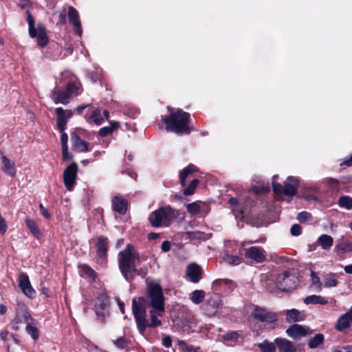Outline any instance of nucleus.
I'll return each mask as SVG.
<instances>
[{"label":"nucleus","instance_id":"obj_52","mask_svg":"<svg viewBox=\"0 0 352 352\" xmlns=\"http://www.w3.org/2000/svg\"><path fill=\"white\" fill-rule=\"evenodd\" d=\"M39 209H40V212L41 214L44 217H45L46 219H50V214L47 210V208H45L43 204H40L39 205Z\"/></svg>","mask_w":352,"mask_h":352},{"label":"nucleus","instance_id":"obj_23","mask_svg":"<svg viewBox=\"0 0 352 352\" xmlns=\"http://www.w3.org/2000/svg\"><path fill=\"white\" fill-rule=\"evenodd\" d=\"M1 170L2 171L10 176L14 177L16 175V168L14 162L8 159L6 156H5L2 152H1Z\"/></svg>","mask_w":352,"mask_h":352},{"label":"nucleus","instance_id":"obj_63","mask_svg":"<svg viewBox=\"0 0 352 352\" xmlns=\"http://www.w3.org/2000/svg\"><path fill=\"white\" fill-rule=\"evenodd\" d=\"M125 173H127L128 175H129L131 178H133V179H135L138 176L135 172L131 171V170H127Z\"/></svg>","mask_w":352,"mask_h":352},{"label":"nucleus","instance_id":"obj_47","mask_svg":"<svg viewBox=\"0 0 352 352\" xmlns=\"http://www.w3.org/2000/svg\"><path fill=\"white\" fill-rule=\"evenodd\" d=\"M113 344L119 349H124L128 346V341L124 337H120L113 341Z\"/></svg>","mask_w":352,"mask_h":352},{"label":"nucleus","instance_id":"obj_6","mask_svg":"<svg viewBox=\"0 0 352 352\" xmlns=\"http://www.w3.org/2000/svg\"><path fill=\"white\" fill-rule=\"evenodd\" d=\"M27 21L28 23V32L31 38H36L38 46L41 47H45L48 42V36L47 35L46 28L43 24H38L35 28L34 19L29 10L26 11Z\"/></svg>","mask_w":352,"mask_h":352},{"label":"nucleus","instance_id":"obj_29","mask_svg":"<svg viewBox=\"0 0 352 352\" xmlns=\"http://www.w3.org/2000/svg\"><path fill=\"white\" fill-rule=\"evenodd\" d=\"M241 337L238 331H230L223 334L221 337L222 340L227 344L232 345L236 344Z\"/></svg>","mask_w":352,"mask_h":352},{"label":"nucleus","instance_id":"obj_4","mask_svg":"<svg viewBox=\"0 0 352 352\" xmlns=\"http://www.w3.org/2000/svg\"><path fill=\"white\" fill-rule=\"evenodd\" d=\"M147 307L155 309L160 311H165V298L162 287L159 283L150 282L146 285V297Z\"/></svg>","mask_w":352,"mask_h":352},{"label":"nucleus","instance_id":"obj_21","mask_svg":"<svg viewBox=\"0 0 352 352\" xmlns=\"http://www.w3.org/2000/svg\"><path fill=\"white\" fill-rule=\"evenodd\" d=\"M113 210L120 214H125L127 212L128 201L126 199L116 195L111 200Z\"/></svg>","mask_w":352,"mask_h":352},{"label":"nucleus","instance_id":"obj_55","mask_svg":"<svg viewBox=\"0 0 352 352\" xmlns=\"http://www.w3.org/2000/svg\"><path fill=\"white\" fill-rule=\"evenodd\" d=\"M90 106H91L90 104L78 105L76 107V111L78 114H81L85 109H87V107H89Z\"/></svg>","mask_w":352,"mask_h":352},{"label":"nucleus","instance_id":"obj_36","mask_svg":"<svg viewBox=\"0 0 352 352\" xmlns=\"http://www.w3.org/2000/svg\"><path fill=\"white\" fill-rule=\"evenodd\" d=\"M196 167L192 164H189L187 167L184 168L179 174V182L182 186H185L186 185V178L188 176V175L192 173L196 170Z\"/></svg>","mask_w":352,"mask_h":352},{"label":"nucleus","instance_id":"obj_31","mask_svg":"<svg viewBox=\"0 0 352 352\" xmlns=\"http://www.w3.org/2000/svg\"><path fill=\"white\" fill-rule=\"evenodd\" d=\"M109 123V126H103L99 130V136H107L120 127V123L117 121H110Z\"/></svg>","mask_w":352,"mask_h":352},{"label":"nucleus","instance_id":"obj_26","mask_svg":"<svg viewBox=\"0 0 352 352\" xmlns=\"http://www.w3.org/2000/svg\"><path fill=\"white\" fill-rule=\"evenodd\" d=\"M85 118L89 124H94L96 126H100L104 122V118L100 108H97L93 111L90 116L86 115Z\"/></svg>","mask_w":352,"mask_h":352},{"label":"nucleus","instance_id":"obj_13","mask_svg":"<svg viewBox=\"0 0 352 352\" xmlns=\"http://www.w3.org/2000/svg\"><path fill=\"white\" fill-rule=\"evenodd\" d=\"M56 115V124L60 132H63L67 128V120L74 115V111L70 109L65 110L62 107L55 109Z\"/></svg>","mask_w":352,"mask_h":352},{"label":"nucleus","instance_id":"obj_11","mask_svg":"<svg viewBox=\"0 0 352 352\" xmlns=\"http://www.w3.org/2000/svg\"><path fill=\"white\" fill-rule=\"evenodd\" d=\"M245 256L256 263H261L266 261L267 252L261 246H252L245 249Z\"/></svg>","mask_w":352,"mask_h":352},{"label":"nucleus","instance_id":"obj_57","mask_svg":"<svg viewBox=\"0 0 352 352\" xmlns=\"http://www.w3.org/2000/svg\"><path fill=\"white\" fill-rule=\"evenodd\" d=\"M327 181H328V184L333 187L337 186L338 184V181L336 179L329 178L327 179Z\"/></svg>","mask_w":352,"mask_h":352},{"label":"nucleus","instance_id":"obj_28","mask_svg":"<svg viewBox=\"0 0 352 352\" xmlns=\"http://www.w3.org/2000/svg\"><path fill=\"white\" fill-rule=\"evenodd\" d=\"M108 247V239L104 236H100L98 239L96 244L97 253L100 258H104L107 256Z\"/></svg>","mask_w":352,"mask_h":352},{"label":"nucleus","instance_id":"obj_1","mask_svg":"<svg viewBox=\"0 0 352 352\" xmlns=\"http://www.w3.org/2000/svg\"><path fill=\"white\" fill-rule=\"evenodd\" d=\"M147 301L144 296L134 297L132 299V313L136 323L137 329L141 334H144L146 328H155L162 324L158 317L161 316L164 311H160L152 308L149 311L151 322L146 319Z\"/></svg>","mask_w":352,"mask_h":352},{"label":"nucleus","instance_id":"obj_35","mask_svg":"<svg viewBox=\"0 0 352 352\" xmlns=\"http://www.w3.org/2000/svg\"><path fill=\"white\" fill-rule=\"evenodd\" d=\"M25 224L30 232L38 239L41 236V233L36 222L29 218L25 219Z\"/></svg>","mask_w":352,"mask_h":352},{"label":"nucleus","instance_id":"obj_48","mask_svg":"<svg viewBox=\"0 0 352 352\" xmlns=\"http://www.w3.org/2000/svg\"><path fill=\"white\" fill-rule=\"evenodd\" d=\"M188 211L192 214H197L200 212V206L195 202L187 205Z\"/></svg>","mask_w":352,"mask_h":352},{"label":"nucleus","instance_id":"obj_14","mask_svg":"<svg viewBox=\"0 0 352 352\" xmlns=\"http://www.w3.org/2000/svg\"><path fill=\"white\" fill-rule=\"evenodd\" d=\"M109 305L108 297L104 294H100L96 299V302L94 304L95 311L97 316V318L101 322L103 321L104 315L102 313Z\"/></svg>","mask_w":352,"mask_h":352},{"label":"nucleus","instance_id":"obj_12","mask_svg":"<svg viewBox=\"0 0 352 352\" xmlns=\"http://www.w3.org/2000/svg\"><path fill=\"white\" fill-rule=\"evenodd\" d=\"M78 165L73 162L67 166L63 173L64 184L68 190H72L76 184Z\"/></svg>","mask_w":352,"mask_h":352},{"label":"nucleus","instance_id":"obj_10","mask_svg":"<svg viewBox=\"0 0 352 352\" xmlns=\"http://www.w3.org/2000/svg\"><path fill=\"white\" fill-rule=\"evenodd\" d=\"M252 316L254 319L262 322L274 323L278 320V316L276 313L258 305L254 307Z\"/></svg>","mask_w":352,"mask_h":352},{"label":"nucleus","instance_id":"obj_22","mask_svg":"<svg viewBox=\"0 0 352 352\" xmlns=\"http://www.w3.org/2000/svg\"><path fill=\"white\" fill-rule=\"evenodd\" d=\"M73 148L80 153L89 151V143L78 135L73 133L71 136Z\"/></svg>","mask_w":352,"mask_h":352},{"label":"nucleus","instance_id":"obj_30","mask_svg":"<svg viewBox=\"0 0 352 352\" xmlns=\"http://www.w3.org/2000/svg\"><path fill=\"white\" fill-rule=\"evenodd\" d=\"M338 276L335 273L330 272L323 276L322 286L324 287H334L338 284Z\"/></svg>","mask_w":352,"mask_h":352},{"label":"nucleus","instance_id":"obj_9","mask_svg":"<svg viewBox=\"0 0 352 352\" xmlns=\"http://www.w3.org/2000/svg\"><path fill=\"white\" fill-rule=\"evenodd\" d=\"M299 180L297 177L289 176L284 183V186L277 182L273 183V191L276 195L294 196L297 192Z\"/></svg>","mask_w":352,"mask_h":352},{"label":"nucleus","instance_id":"obj_53","mask_svg":"<svg viewBox=\"0 0 352 352\" xmlns=\"http://www.w3.org/2000/svg\"><path fill=\"white\" fill-rule=\"evenodd\" d=\"M60 133H61L60 142L62 144V146H67L68 136H67V133L65 131L60 132Z\"/></svg>","mask_w":352,"mask_h":352},{"label":"nucleus","instance_id":"obj_43","mask_svg":"<svg viewBox=\"0 0 352 352\" xmlns=\"http://www.w3.org/2000/svg\"><path fill=\"white\" fill-rule=\"evenodd\" d=\"M82 272L87 275L88 277L92 279V281H95L97 277L96 272L91 268L89 265L84 264L81 266Z\"/></svg>","mask_w":352,"mask_h":352},{"label":"nucleus","instance_id":"obj_61","mask_svg":"<svg viewBox=\"0 0 352 352\" xmlns=\"http://www.w3.org/2000/svg\"><path fill=\"white\" fill-rule=\"evenodd\" d=\"M118 307H119V309H120L121 313L122 314H124V306H125L124 302L122 301H118Z\"/></svg>","mask_w":352,"mask_h":352},{"label":"nucleus","instance_id":"obj_45","mask_svg":"<svg viewBox=\"0 0 352 352\" xmlns=\"http://www.w3.org/2000/svg\"><path fill=\"white\" fill-rule=\"evenodd\" d=\"M178 345L186 352H199V347L188 345L184 340H178Z\"/></svg>","mask_w":352,"mask_h":352},{"label":"nucleus","instance_id":"obj_40","mask_svg":"<svg viewBox=\"0 0 352 352\" xmlns=\"http://www.w3.org/2000/svg\"><path fill=\"white\" fill-rule=\"evenodd\" d=\"M324 335L322 333H318L315 335L311 340H309L308 343V346L311 349H316L317 348L320 344L323 343L324 342Z\"/></svg>","mask_w":352,"mask_h":352},{"label":"nucleus","instance_id":"obj_39","mask_svg":"<svg viewBox=\"0 0 352 352\" xmlns=\"http://www.w3.org/2000/svg\"><path fill=\"white\" fill-rule=\"evenodd\" d=\"M275 342H270L267 340H264L263 342L258 344V347L261 352H276Z\"/></svg>","mask_w":352,"mask_h":352},{"label":"nucleus","instance_id":"obj_20","mask_svg":"<svg viewBox=\"0 0 352 352\" xmlns=\"http://www.w3.org/2000/svg\"><path fill=\"white\" fill-rule=\"evenodd\" d=\"M186 274L190 282L197 283L201 278V270L200 266L196 263L189 264L187 266Z\"/></svg>","mask_w":352,"mask_h":352},{"label":"nucleus","instance_id":"obj_16","mask_svg":"<svg viewBox=\"0 0 352 352\" xmlns=\"http://www.w3.org/2000/svg\"><path fill=\"white\" fill-rule=\"evenodd\" d=\"M33 318L31 315L25 310L17 312L14 318L11 321V327L14 331L19 329L21 324H28L30 321H32Z\"/></svg>","mask_w":352,"mask_h":352},{"label":"nucleus","instance_id":"obj_33","mask_svg":"<svg viewBox=\"0 0 352 352\" xmlns=\"http://www.w3.org/2000/svg\"><path fill=\"white\" fill-rule=\"evenodd\" d=\"M37 322L33 318L32 321H30L26 325L25 331L32 337L34 340H37L39 338V331L36 327Z\"/></svg>","mask_w":352,"mask_h":352},{"label":"nucleus","instance_id":"obj_54","mask_svg":"<svg viewBox=\"0 0 352 352\" xmlns=\"http://www.w3.org/2000/svg\"><path fill=\"white\" fill-rule=\"evenodd\" d=\"M162 251L163 252H167L170 249V244L168 241H164L162 242V246H161Z\"/></svg>","mask_w":352,"mask_h":352},{"label":"nucleus","instance_id":"obj_56","mask_svg":"<svg viewBox=\"0 0 352 352\" xmlns=\"http://www.w3.org/2000/svg\"><path fill=\"white\" fill-rule=\"evenodd\" d=\"M58 18L60 23L65 24L66 23V14L65 11L60 13Z\"/></svg>","mask_w":352,"mask_h":352},{"label":"nucleus","instance_id":"obj_34","mask_svg":"<svg viewBox=\"0 0 352 352\" xmlns=\"http://www.w3.org/2000/svg\"><path fill=\"white\" fill-rule=\"evenodd\" d=\"M304 302L306 305H327L328 301L321 296L310 295L304 299Z\"/></svg>","mask_w":352,"mask_h":352},{"label":"nucleus","instance_id":"obj_51","mask_svg":"<svg viewBox=\"0 0 352 352\" xmlns=\"http://www.w3.org/2000/svg\"><path fill=\"white\" fill-rule=\"evenodd\" d=\"M162 344L166 348H169L172 344V340L170 336H166L162 338Z\"/></svg>","mask_w":352,"mask_h":352},{"label":"nucleus","instance_id":"obj_50","mask_svg":"<svg viewBox=\"0 0 352 352\" xmlns=\"http://www.w3.org/2000/svg\"><path fill=\"white\" fill-rule=\"evenodd\" d=\"M62 153L64 160H69L73 157V155L68 152V146H62Z\"/></svg>","mask_w":352,"mask_h":352},{"label":"nucleus","instance_id":"obj_17","mask_svg":"<svg viewBox=\"0 0 352 352\" xmlns=\"http://www.w3.org/2000/svg\"><path fill=\"white\" fill-rule=\"evenodd\" d=\"M221 305V300L218 295L213 294L210 297V298L207 300V302L205 305V311L206 314L208 316H214Z\"/></svg>","mask_w":352,"mask_h":352},{"label":"nucleus","instance_id":"obj_7","mask_svg":"<svg viewBox=\"0 0 352 352\" xmlns=\"http://www.w3.org/2000/svg\"><path fill=\"white\" fill-rule=\"evenodd\" d=\"M78 84L74 82H69L67 84L65 89H60L55 87L51 94V98L55 104H67L70 98L79 94Z\"/></svg>","mask_w":352,"mask_h":352},{"label":"nucleus","instance_id":"obj_64","mask_svg":"<svg viewBox=\"0 0 352 352\" xmlns=\"http://www.w3.org/2000/svg\"><path fill=\"white\" fill-rule=\"evenodd\" d=\"M124 244V239H120L117 241L116 242V248H120L122 245Z\"/></svg>","mask_w":352,"mask_h":352},{"label":"nucleus","instance_id":"obj_15","mask_svg":"<svg viewBox=\"0 0 352 352\" xmlns=\"http://www.w3.org/2000/svg\"><path fill=\"white\" fill-rule=\"evenodd\" d=\"M19 286L23 293L29 298H33L35 291L31 286L29 277L25 273H21L19 276Z\"/></svg>","mask_w":352,"mask_h":352},{"label":"nucleus","instance_id":"obj_24","mask_svg":"<svg viewBox=\"0 0 352 352\" xmlns=\"http://www.w3.org/2000/svg\"><path fill=\"white\" fill-rule=\"evenodd\" d=\"M308 331L309 328L296 324L290 326L286 333L291 338H298L306 336Z\"/></svg>","mask_w":352,"mask_h":352},{"label":"nucleus","instance_id":"obj_2","mask_svg":"<svg viewBox=\"0 0 352 352\" xmlns=\"http://www.w3.org/2000/svg\"><path fill=\"white\" fill-rule=\"evenodd\" d=\"M119 269L127 281H131L137 272L135 261L140 260V254L135 248L129 243L118 255Z\"/></svg>","mask_w":352,"mask_h":352},{"label":"nucleus","instance_id":"obj_19","mask_svg":"<svg viewBox=\"0 0 352 352\" xmlns=\"http://www.w3.org/2000/svg\"><path fill=\"white\" fill-rule=\"evenodd\" d=\"M352 324V307L350 309L342 314L337 320L336 328L339 331H344Z\"/></svg>","mask_w":352,"mask_h":352},{"label":"nucleus","instance_id":"obj_41","mask_svg":"<svg viewBox=\"0 0 352 352\" xmlns=\"http://www.w3.org/2000/svg\"><path fill=\"white\" fill-rule=\"evenodd\" d=\"M311 287L318 292L322 289V283H321L319 276L313 271L311 272Z\"/></svg>","mask_w":352,"mask_h":352},{"label":"nucleus","instance_id":"obj_42","mask_svg":"<svg viewBox=\"0 0 352 352\" xmlns=\"http://www.w3.org/2000/svg\"><path fill=\"white\" fill-rule=\"evenodd\" d=\"M223 261L231 265H238L242 262V258L232 254H226Z\"/></svg>","mask_w":352,"mask_h":352},{"label":"nucleus","instance_id":"obj_32","mask_svg":"<svg viewBox=\"0 0 352 352\" xmlns=\"http://www.w3.org/2000/svg\"><path fill=\"white\" fill-rule=\"evenodd\" d=\"M317 243L323 250H328L332 247L333 239L330 235L324 234L318 237Z\"/></svg>","mask_w":352,"mask_h":352},{"label":"nucleus","instance_id":"obj_37","mask_svg":"<svg viewBox=\"0 0 352 352\" xmlns=\"http://www.w3.org/2000/svg\"><path fill=\"white\" fill-rule=\"evenodd\" d=\"M205 298V292L204 290L196 289L190 294V299L195 305L202 302Z\"/></svg>","mask_w":352,"mask_h":352},{"label":"nucleus","instance_id":"obj_5","mask_svg":"<svg viewBox=\"0 0 352 352\" xmlns=\"http://www.w3.org/2000/svg\"><path fill=\"white\" fill-rule=\"evenodd\" d=\"M175 217V210L170 206L160 207L150 214L148 221L155 228L168 227Z\"/></svg>","mask_w":352,"mask_h":352},{"label":"nucleus","instance_id":"obj_25","mask_svg":"<svg viewBox=\"0 0 352 352\" xmlns=\"http://www.w3.org/2000/svg\"><path fill=\"white\" fill-rule=\"evenodd\" d=\"M274 342L280 352H296L292 343L285 338H277Z\"/></svg>","mask_w":352,"mask_h":352},{"label":"nucleus","instance_id":"obj_58","mask_svg":"<svg viewBox=\"0 0 352 352\" xmlns=\"http://www.w3.org/2000/svg\"><path fill=\"white\" fill-rule=\"evenodd\" d=\"M9 335V332L7 330H3L0 333V338L2 340L6 341Z\"/></svg>","mask_w":352,"mask_h":352},{"label":"nucleus","instance_id":"obj_18","mask_svg":"<svg viewBox=\"0 0 352 352\" xmlns=\"http://www.w3.org/2000/svg\"><path fill=\"white\" fill-rule=\"evenodd\" d=\"M68 19L69 23L74 26V30L79 36L82 34L81 23L79 20L78 11L72 6L69 7Z\"/></svg>","mask_w":352,"mask_h":352},{"label":"nucleus","instance_id":"obj_38","mask_svg":"<svg viewBox=\"0 0 352 352\" xmlns=\"http://www.w3.org/2000/svg\"><path fill=\"white\" fill-rule=\"evenodd\" d=\"M338 204L340 208L351 210L352 209V197L347 195L341 196L338 199Z\"/></svg>","mask_w":352,"mask_h":352},{"label":"nucleus","instance_id":"obj_49","mask_svg":"<svg viewBox=\"0 0 352 352\" xmlns=\"http://www.w3.org/2000/svg\"><path fill=\"white\" fill-rule=\"evenodd\" d=\"M290 233L295 236H299L302 233V227L299 224H294L291 227Z\"/></svg>","mask_w":352,"mask_h":352},{"label":"nucleus","instance_id":"obj_27","mask_svg":"<svg viewBox=\"0 0 352 352\" xmlns=\"http://www.w3.org/2000/svg\"><path fill=\"white\" fill-rule=\"evenodd\" d=\"M304 314L296 309H292L286 311V320L289 322H295L304 320Z\"/></svg>","mask_w":352,"mask_h":352},{"label":"nucleus","instance_id":"obj_3","mask_svg":"<svg viewBox=\"0 0 352 352\" xmlns=\"http://www.w3.org/2000/svg\"><path fill=\"white\" fill-rule=\"evenodd\" d=\"M168 131L177 134H189L193 130L190 124V115L189 113L177 109L170 112L168 117L162 119Z\"/></svg>","mask_w":352,"mask_h":352},{"label":"nucleus","instance_id":"obj_44","mask_svg":"<svg viewBox=\"0 0 352 352\" xmlns=\"http://www.w3.org/2000/svg\"><path fill=\"white\" fill-rule=\"evenodd\" d=\"M199 182L197 179H193L190 183L186 189H184V195L186 196H189V195L194 194L195 189H196L197 185L199 184Z\"/></svg>","mask_w":352,"mask_h":352},{"label":"nucleus","instance_id":"obj_8","mask_svg":"<svg viewBox=\"0 0 352 352\" xmlns=\"http://www.w3.org/2000/svg\"><path fill=\"white\" fill-rule=\"evenodd\" d=\"M299 280L294 270H285L276 278V287L283 291H291L296 288Z\"/></svg>","mask_w":352,"mask_h":352},{"label":"nucleus","instance_id":"obj_62","mask_svg":"<svg viewBox=\"0 0 352 352\" xmlns=\"http://www.w3.org/2000/svg\"><path fill=\"white\" fill-rule=\"evenodd\" d=\"M239 199L235 197H231L228 200V203L231 205H236L238 204Z\"/></svg>","mask_w":352,"mask_h":352},{"label":"nucleus","instance_id":"obj_59","mask_svg":"<svg viewBox=\"0 0 352 352\" xmlns=\"http://www.w3.org/2000/svg\"><path fill=\"white\" fill-rule=\"evenodd\" d=\"M344 164H345L347 166H352V154L349 157V158L346 159L344 162Z\"/></svg>","mask_w":352,"mask_h":352},{"label":"nucleus","instance_id":"obj_60","mask_svg":"<svg viewBox=\"0 0 352 352\" xmlns=\"http://www.w3.org/2000/svg\"><path fill=\"white\" fill-rule=\"evenodd\" d=\"M344 270L346 274H352V264L346 265Z\"/></svg>","mask_w":352,"mask_h":352},{"label":"nucleus","instance_id":"obj_46","mask_svg":"<svg viewBox=\"0 0 352 352\" xmlns=\"http://www.w3.org/2000/svg\"><path fill=\"white\" fill-rule=\"evenodd\" d=\"M311 213L307 212V211H302L298 213L297 216V219L300 223H305L309 220L311 219Z\"/></svg>","mask_w":352,"mask_h":352}]
</instances>
